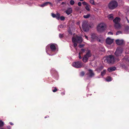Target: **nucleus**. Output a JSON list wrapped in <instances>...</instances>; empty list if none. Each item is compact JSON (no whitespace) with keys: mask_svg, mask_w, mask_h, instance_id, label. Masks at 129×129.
<instances>
[{"mask_svg":"<svg viewBox=\"0 0 129 129\" xmlns=\"http://www.w3.org/2000/svg\"><path fill=\"white\" fill-rule=\"evenodd\" d=\"M122 34V32L120 31H117L116 34V35H118L120 34Z\"/></svg>","mask_w":129,"mask_h":129,"instance_id":"32","label":"nucleus"},{"mask_svg":"<svg viewBox=\"0 0 129 129\" xmlns=\"http://www.w3.org/2000/svg\"><path fill=\"white\" fill-rule=\"evenodd\" d=\"M90 6L89 4H88L85 7V9L88 11H89L90 10Z\"/></svg>","mask_w":129,"mask_h":129,"instance_id":"22","label":"nucleus"},{"mask_svg":"<svg viewBox=\"0 0 129 129\" xmlns=\"http://www.w3.org/2000/svg\"><path fill=\"white\" fill-rule=\"evenodd\" d=\"M81 52H79V59H81L82 58V57L80 55V54L81 53Z\"/></svg>","mask_w":129,"mask_h":129,"instance_id":"40","label":"nucleus"},{"mask_svg":"<svg viewBox=\"0 0 129 129\" xmlns=\"http://www.w3.org/2000/svg\"><path fill=\"white\" fill-rule=\"evenodd\" d=\"M68 32H69V33L71 34V35H72V33L71 31V30L69 28L68 29Z\"/></svg>","mask_w":129,"mask_h":129,"instance_id":"34","label":"nucleus"},{"mask_svg":"<svg viewBox=\"0 0 129 129\" xmlns=\"http://www.w3.org/2000/svg\"><path fill=\"white\" fill-rule=\"evenodd\" d=\"M58 1H62V0H58Z\"/></svg>","mask_w":129,"mask_h":129,"instance_id":"55","label":"nucleus"},{"mask_svg":"<svg viewBox=\"0 0 129 129\" xmlns=\"http://www.w3.org/2000/svg\"><path fill=\"white\" fill-rule=\"evenodd\" d=\"M58 51L57 46L56 44H49L46 47V52L47 53L50 55H53L50 54L52 52H56Z\"/></svg>","mask_w":129,"mask_h":129,"instance_id":"1","label":"nucleus"},{"mask_svg":"<svg viewBox=\"0 0 129 129\" xmlns=\"http://www.w3.org/2000/svg\"><path fill=\"white\" fill-rule=\"evenodd\" d=\"M89 2L92 4L94 5V1L93 0H90Z\"/></svg>","mask_w":129,"mask_h":129,"instance_id":"31","label":"nucleus"},{"mask_svg":"<svg viewBox=\"0 0 129 129\" xmlns=\"http://www.w3.org/2000/svg\"><path fill=\"white\" fill-rule=\"evenodd\" d=\"M90 16V15L89 14H87L83 16V17L85 18H89Z\"/></svg>","mask_w":129,"mask_h":129,"instance_id":"25","label":"nucleus"},{"mask_svg":"<svg viewBox=\"0 0 129 129\" xmlns=\"http://www.w3.org/2000/svg\"><path fill=\"white\" fill-rule=\"evenodd\" d=\"M62 93V94H64V93Z\"/></svg>","mask_w":129,"mask_h":129,"instance_id":"53","label":"nucleus"},{"mask_svg":"<svg viewBox=\"0 0 129 129\" xmlns=\"http://www.w3.org/2000/svg\"><path fill=\"white\" fill-rule=\"evenodd\" d=\"M51 15L52 16L53 18H55L56 16V14H55L54 13H52Z\"/></svg>","mask_w":129,"mask_h":129,"instance_id":"36","label":"nucleus"},{"mask_svg":"<svg viewBox=\"0 0 129 129\" xmlns=\"http://www.w3.org/2000/svg\"><path fill=\"white\" fill-rule=\"evenodd\" d=\"M84 45L83 44H81V45H79V47L80 48H81L82 47H83L84 46Z\"/></svg>","mask_w":129,"mask_h":129,"instance_id":"42","label":"nucleus"},{"mask_svg":"<svg viewBox=\"0 0 129 129\" xmlns=\"http://www.w3.org/2000/svg\"><path fill=\"white\" fill-rule=\"evenodd\" d=\"M84 74V73L83 72H81L80 74V75L81 76H83Z\"/></svg>","mask_w":129,"mask_h":129,"instance_id":"33","label":"nucleus"},{"mask_svg":"<svg viewBox=\"0 0 129 129\" xmlns=\"http://www.w3.org/2000/svg\"><path fill=\"white\" fill-rule=\"evenodd\" d=\"M82 28L83 30L85 32H87L88 30L89 26L87 21H84L83 22Z\"/></svg>","mask_w":129,"mask_h":129,"instance_id":"6","label":"nucleus"},{"mask_svg":"<svg viewBox=\"0 0 129 129\" xmlns=\"http://www.w3.org/2000/svg\"><path fill=\"white\" fill-rule=\"evenodd\" d=\"M60 14L59 13H57L56 14L55 18L58 20L60 19Z\"/></svg>","mask_w":129,"mask_h":129,"instance_id":"23","label":"nucleus"},{"mask_svg":"<svg viewBox=\"0 0 129 129\" xmlns=\"http://www.w3.org/2000/svg\"><path fill=\"white\" fill-rule=\"evenodd\" d=\"M85 50L84 49H82L81 50V51L80 52H81V53H82L84 52H85Z\"/></svg>","mask_w":129,"mask_h":129,"instance_id":"37","label":"nucleus"},{"mask_svg":"<svg viewBox=\"0 0 129 129\" xmlns=\"http://www.w3.org/2000/svg\"><path fill=\"white\" fill-rule=\"evenodd\" d=\"M50 3L49 2H46L40 5V6L41 7H44L47 6L48 4Z\"/></svg>","mask_w":129,"mask_h":129,"instance_id":"18","label":"nucleus"},{"mask_svg":"<svg viewBox=\"0 0 129 129\" xmlns=\"http://www.w3.org/2000/svg\"><path fill=\"white\" fill-rule=\"evenodd\" d=\"M123 51V49L121 47L117 48L115 53V54L117 56H120L121 55Z\"/></svg>","mask_w":129,"mask_h":129,"instance_id":"7","label":"nucleus"},{"mask_svg":"<svg viewBox=\"0 0 129 129\" xmlns=\"http://www.w3.org/2000/svg\"><path fill=\"white\" fill-rule=\"evenodd\" d=\"M108 19L110 20H111L113 19V15L112 14H109L107 16Z\"/></svg>","mask_w":129,"mask_h":129,"instance_id":"19","label":"nucleus"},{"mask_svg":"<svg viewBox=\"0 0 129 129\" xmlns=\"http://www.w3.org/2000/svg\"><path fill=\"white\" fill-rule=\"evenodd\" d=\"M126 20H127V22L128 23H129V20H128V19H127V18L126 17Z\"/></svg>","mask_w":129,"mask_h":129,"instance_id":"46","label":"nucleus"},{"mask_svg":"<svg viewBox=\"0 0 129 129\" xmlns=\"http://www.w3.org/2000/svg\"><path fill=\"white\" fill-rule=\"evenodd\" d=\"M106 81L109 82L111 81L112 80L111 78L110 77H107L106 78Z\"/></svg>","mask_w":129,"mask_h":129,"instance_id":"24","label":"nucleus"},{"mask_svg":"<svg viewBox=\"0 0 129 129\" xmlns=\"http://www.w3.org/2000/svg\"><path fill=\"white\" fill-rule=\"evenodd\" d=\"M65 18L64 17L62 16H61L60 17V19L61 20H64L65 19Z\"/></svg>","mask_w":129,"mask_h":129,"instance_id":"29","label":"nucleus"},{"mask_svg":"<svg viewBox=\"0 0 129 129\" xmlns=\"http://www.w3.org/2000/svg\"><path fill=\"white\" fill-rule=\"evenodd\" d=\"M80 1H84V0H79Z\"/></svg>","mask_w":129,"mask_h":129,"instance_id":"52","label":"nucleus"},{"mask_svg":"<svg viewBox=\"0 0 129 129\" xmlns=\"http://www.w3.org/2000/svg\"><path fill=\"white\" fill-rule=\"evenodd\" d=\"M116 69V68L115 67H111L108 69V71L110 72L114 71Z\"/></svg>","mask_w":129,"mask_h":129,"instance_id":"14","label":"nucleus"},{"mask_svg":"<svg viewBox=\"0 0 129 129\" xmlns=\"http://www.w3.org/2000/svg\"><path fill=\"white\" fill-rule=\"evenodd\" d=\"M114 26L117 29H119L121 28V26L119 23H115Z\"/></svg>","mask_w":129,"mask_h":129,"instance_id":"17","label":"nucleus"},{"mask_svg":"<svg viewBox=\"0 0 129 129\" xmlns=\"http://www.w3.org/2000/svg\"><path fill=\"white\" fill-rule=\"evenodd\" d=\"M114 40L111 39L110 38H107L106 41V42L107 44L108 45H110L113 42Z\"/></svg>","mask_w":129,"mask_h":129,"instance_id":"9","label":"nucleus"},{"mask_svg":"<svg viewBox=\"0 0 129 129\" xmlns=\"http://www.w3.org/2000/svg\"><path fill=\"white\" fill-rule=\"evenodd\" d=\"M55 88V89H54V90H52V91L53 92H56V91H57V89L56 88V87H55L54 88Z\"/></svg>","mask_w":129,"mask_h":129,"instance_id":"38","label":"nucleus"},{"mask_svg":"<svg viewBox=\"0 0 129 129\" xmlns=\"http://www.w3.org/2000/svg\"><path fill=\"white\" fill-rule=\"evenodd\" d=\"M90 77H91L94 76V74L92 71L91 70H88V74Z\"/></svg>","mask_w":129,"mask_h":129,"instance_id":"12","label":"nucleus"},{"mask_svg":"<svg viewBox=\"0 0 129 129\" xmlns=\"http://www.w3.org/2000/svg\"><path fill=\"white\" fill-rule=\"evenodd\" d=\"M82 4L86 6L88 4L85 2H83L82 3Z\"/></svg>","mask_w":129,"mask_h":129,"instance_id":"35","label":"nucleus"},{"mask_svg":"<svg viewBox=\"0 0 129 129\" xmlns=\"http://www.w3.org/2000/svg\"><path fill=\"white\" fill-rule=\"evenodd\" d=\"M106 26L105 24L103 23H101L99 24L97 27V31L100 32L104 31Z\"/></svg>","mask_w":129,"mask_h":129,"instance_id":"3","label":"nucleus"},{"mask_svg":"<svg viewBox=\"0 0 129 129\" xmlns=\"http://www.w3.org/2000/svg\"><path fill=\"white\" fill-rule=\"evenodd\" d=\"M78 5L79 6H81V2H79L78 3Z\"/></svg>","mask_w":129,"mask_h":129,"instance_id":"43","label":"nucleus"},{"mask_svg":"<svg viewBox=\"0 0 129 129\" xmlns=\"http://www.w3.org/2000/svg\"><path fill=\"white\" fill-rule=\"evenodd\" d=\"M61 4H65V3L64 2H62Z\"/></svg>","mask_w":129,"mask_h":129,"instance_id":"50","label":"nucleus"},{"mask_svg":"<svg viewBox=\"0 0 129 129\" xmlns=\"http://www.w3.org/2000/svg\"><path fill=\"white\" fill-rule=\"evenodd\" d=\"M106 73V70H104L103 71H102L101 72V75L102 76H103L104 75H105Z\"/></svg>","mask_w":129,"mask_h":129,"instance_id":"26","label":"nucleus"},{"mask_svg":"<svg viewBox=\"0 0 129 129\" xmlns=\"http://www.w3.org/2000/svg\"><path fill=\"white\" fill-rule=\"evenodd\" d=\"M116 60V59L114 58L113 56L110 55L107 57L105 61H106L108 63H113Z\"/></svg>","mask_w":129,"mask_h":129,"instance_id":"5","label":"nucleus"},{"mask_svg":"<svg viewBox=\"0 0 129 129\" xmlns=\"http://www.w3.org/2000/svg\"><path fill=\"white\" fill-rule=\"evenodd\" d=\"M96 37L94 34H92L91 36V40L90 41L91 42H93L94 41L95 39H96Z\"/></svg>","mask_w":129,"mask_h":129,"instance_id":"16","label":"nucleus"},{"mask_svg":"<svg viewBox=\"0 0 129 129\" xmlns=\"http://www.w3.org/2000/svg\"><path fill=\"white\" fill-rule=\"evenodd\" d=\"M63 25L62 24H61L58 26V27H59L60 28H63Z\"/></svg>","mask_w":129,"mask_h":129,"instance_id":"39","label":"nucleus"},{"mask_svg":"<svg viewBox=\"0 0 129 129\" xmlns=\"http://www.w3.org/2000/svg\"><path fill=\"white\" fill-rule=\"evenodd\" d=\"M4 124V122L1 120H0V127L3 126Z\"/></svg>","mask_w":129,"mask_h":129,"instance_id":"30","label":"nucleus"},{"mask_svg":"<svg viewBox=\"0 0 129 129\" xmlns=\"http://www.w3.org/2000/svg\"><path fill=\"white\" fill-rule=\"evenodd\" d=\"M99 41L101 43H103L104 41V39L103 38H101L99 39Z\"/></svg>","mask_w":129,"mask_h":129,"instance_id":"27","label":"nucleus"},{"mask_svg":"<svg viewBox=\"0 0 129 129\" xmlns=\"http://www.w3.org/2000/svg\"><path fill=\"white\" fill-rule=\"evenodd\" d=\"M120 20V19L118 17H117L113 20V21L115 23H119Z\"/></svg>","mask_w":129,"mask_h":129,"instance_id":"13","label":"nucleus"},{"mask_svg":"<svg viewBox=\"0 0 129 129\" xmlns=\"http://www.w3.org/2000/svg\"><path fill=\"white\" fill-rule=\"evenodd\" d=\"M103 66H101L99 68V69L100 70H101L103 69Z\"/></svg>","mask_w":129,"mask_h":129,"instance_id":"45","label":"nucleus"},{"mask_svg":"<svg viewBox=\"0 0 129 129\" xmlns=\"http://www.w3.org/2000/svg\"><path fill=\"white\" fill-rule=\"evenodd\" d=\"M2 129H4L3 128H2Z\"/></svg>","mask_w":129,"mask_h":129,"instance_id":"56","label":"nucleus"},{"mask_svg":"<svg viewBox=\"0 0 129 129\" xmlns=\"http://www.w3.org/2000/svg\"><path fill=\"white\" fill-rule=\"evenodd\" d=\"M125 33V34H129V26H126L124 30Z\"/></svg>","mask_w":129,"mask_h":129,"instance_id":"15","label":"nucleus"},{"mask_svg":"<svg viewBox=\"0 0 129 129\" xmlns=\"http://www.w3.org/2000/svg\"><path fill=\"white\" fill-rule=\"evenodd\" d=\"M108 34L109 35H112L113 33L111 32H109L108 33Z\"/></svg>","mask_w":129,"mask_h":129,"instance_id":"44","label":"nucleus"},{"mask_svg":"<svg viewBox=\"0 0 129 129\" xmlns=\"http://www.w3.org/2000/svg\"><path fill=\"white\" fill-rule=\"evenodd\" d=\"M117 61H119V59H117Z\"/></svg>","mask_w":129,"mask_h":129,"instance_id":"54","label":"nucleus"},{"mask_svg":"<svg viewBox=\"0 0 129 129\" xmlns=\"http://www.w3.org/2000/svg\"><path fill=\"white\" fill-rule=\"evenodd\" d=\"M124 41L122 40H119L117 39L116 40V44L118 45H121L123 43Z\"/></svg>","mask_w":129,"mask_h":129,"instance_id":"11","label":"nucleus"},{"mask_svg":"<svg viewBox=\"0 0 129 129\" xmlns=\"http://www.w3.org/2000/svg\"><path fill=\"white\" fill-rule=\"evenodd\" d=\"M72 65L73 66L76 68H80L83 65L82 63L80 61L74 62Z\"/></svg>","mask_w":129,"mask_h":129,"instance_id":"8","label":"nucleus"},{"mask_svg":"<svg viewBox=\"0 0 129 129\" xmlns=\"http://www.w3.org/2000/svg\"><path fill=\"white\" fill-rule=\"evenodd\" d=\"M59 37L60 38H61L63 37V35L62 34H59Z\"/></svg>","mask_w":129,"mask_h":129,"instance_id":"41","label":"nucleus"},{"mask_svg":"<svg viewBox=\"0 0 129 129\" xmlns=\"http://www.w3.org/2000/svg\"><path fill=\"white\" fill-rule=\"evenodd\" d=\"M70 4L71 5H73L75 3V2L73 0H71L70 1Z\"/></svg>","mask_w":129,"mask_h":129,"instance_id":"28","label":"nucleus"},{"mask_svg":"<svg viewBox=\"0 0 129 129\" xmlns=\"http://www.w3.org/2000/svg\"><path fill=\"white\" fill-rule=\"evenodd\" d=\"M72 40L74 44V46L76 47L77 45V43H81L82 41V38L80 37L76 36V38H73Z\"/></svg>","mask_w":129,"mask_h":129,"instance_id":"2","label":"nucleus"},{"mask_svg":"<svg viewBox=\"0 0 129 129\" xmlns=\"http://www.w3.org/2000/svg\"><path fill=\"white\" fill-rule=\"evenodd\" d=\"M88 58L89 57H90L91 56V54L90 52V50H88V52L86 53V54L85 55Z\"/></svg>","mask_w":129,"mask_h":129,"instance_id":"20","label":"nucleus"},{"mask_svg":"<svg viewBox=\"0 0 129 129\" xmlns=\"http://www.w3.org/2000/svg\"><path fill=\"white\" fill-rule=\"evenodd\" d=\"M7 127L8 128L10 129L11 128V127L10 126H7Z\"/></svg>","mask_w":129,"mask_h":129,"instance_id":"48","label":"nucleus"},{"mask_svg":"<svg viewBox=\"0 0 129 129\" xmlns=\"http://www.w3.org/2000/svg\"><path fill=\"white\" fill-rule=\"evenodd\" d=\"M49 117V116H46L45 117V118H47V117Z\"/></svg>","mask_w":129,"mask_h":129,"instance_id":"51","label":"nucleus"},{"mask_svg":"<svg viewBox=\"0 0 129 129\" xmlns=\"http://www.w3.org/2000/svg\"><path fill=\"white\" fill-rule=\"evenodd\" d=\"M117 6V2L114 1H111L108 4L109 7L111 9H113L116 8Z\"/></svg>","mask_w":129,"mask_h":129,"instance_id":"4","label":"nucleus"},{"mask_svg":"<svg viewBox=\"0 0 129 129\" xmlns=\"http://www.w3.org/2000/svg\"><path fill=\"white\" fill-rule=\"evenodd\" d=\"M10 123L11 125H13L14 124L13 123H12L11 122H10Z\"/></svg>","mask_w":129,"mask_h":129,"instance_id":"49","label":"nucleus"},{"mask_svg":"<svg viewBox=\"0 0 129 129\" xmlns=\"http://www.w3.org/2000/svg\"><path fill=\"white\" fill-rule=\"evenodd\" d=\"M72 12V8H69L64 12L67 15H69L71 14Z\"/></svg>","mask_w":129,"mask_h":129,"instance_id":"10","label":"nucleus"},{"mask_svg":"<svg viewBox=\"0 0 129 129\" xmlns=\"http://www.w3.org/2000/svg\"><path fill=\"white\" fill-rule=\"evenodd\" d=\"M88 58L86 56H84L83 58V61L84 62H86Z\"/></svg>","mask_w":129,"mask_h":129,"instance_id":"21","label":"nucleus"},{"mask_svg":"<svg viewBox=\"0 0 129 129\" xmlns=\"http://www.w3.org/2000/svg\"><path fill=\"white\" fill-rule=\"evenodd\" d=\"M85 38L87 39V40H88V37H87V36H86V35H85Z\"/></svg>","mask_w":129,"mask_h":129,"instance_id":"47","label":"nucleus"}]
</instances>
